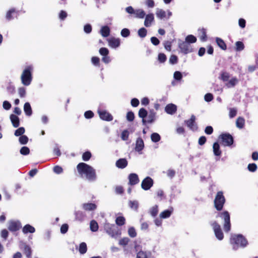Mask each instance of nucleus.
<instances>
[{"mask_svg":"<svg viewBox=\"0 0 258 258\" xmlns=\"http://www.w3.org/2000/svg\"><path fill=\"white\" fill-rule=\"evenodd\" d=\"M8 227L11 231H16L21 227V224L19 221H10L8 223Z\"/></svg>","mask_w":258,"mask_h":258,"instance_id":"f8f14e48","label":"nucleus"},{"mask_svg":"<svg viewBox=\"0 0 258 258\" xmlns=\"http://www.w3.org/2000/svg\"><path fill=\"white\" fill-rule=\"evenodd\" d=\"M128 205L132 209L137 211L139 207V203L137 201H130Z\"/></svg>","mask_w":258,"mask_h":258,"instance_id":"c9c22d12","label":"nucleus"},{"mask_svg":"<svg viewBox=\"0 0 258 258\" xmlns=\"http://www.w3.org/2000/svg\"><path fill=\"white\" fill-rule=\"evenodd\" d=\"M130 132L128 130H124L122 132L121 134V138L123 141L127 140L129 136Z\"/></svg>","mask_w":258,"mask_h":258,"instance_id":"de8ad7c7","label":"nucleus"},{"mask_svg":"<svg viewBox=\"0 0 258 258\" xmlns=\"http://www.w3.org/2000/svg\"><path fill=\"white\" fill-rule=\"evenodd\" d=\"M129 183L131 185H135L139 182V179L137 174L135 173L130 174L128 176Z\"/></svg>","mask_w":258,"mask_h":258,"instance_id":"412c9836","label":"nucleus"},{"mask_svg":"<svg viewBox=\"0 0 258 258\" xmlns=\"http://www.w3.org/2000/svg\"><path fill=\"white\" fill-rule=\"evenodd\" d=\"M18 93L21 97H24L26 95V89L24 87H20L18 89Z\"/></svg>","mask_w":258,"mask_h":258,"instance_id":"0e129e2a","label":"nucleus"},{"mask_svg":"<svg viewBox=\"0 0 258 258\" xmlns=\"http://www.w3.org/2000/svg\"><path fill=\"white\" fill-rule=\"evenodd\" d=\"M196 117L195 115H191L190 118L188 120H185V122L187 126L192 131H195L198 129L197 124L195 123Z\"/></svg>","mask_w":258,"mask_h":258,"instance_id":"ddd939ff","label":"nucleus"},{"mask_svg":"<svg viewBox=\"0 0 258 258\" xmlns=\"http://www.w3.org/2000/svg\"><path fill=\"white\" fill-rule=\"evenodd\" d=\"M154 21V16L153 14L150 13L145 16V19L144 21V25L149 27L151 26L152 23Z\"/></svg>","mask_w":258,"mask_h":258,"instance_id":"f3484780","label":"nucleus"},{"mask_svg":"<svg viewBox=\"0 0 258 258\" xmlns=\"http://www.w3.org/2000/svg\"><path fill=\"white\" fill-rule=\"evenodd\" d=\"M90 229L93 232H96L98 229V225L97 222L95 220H92L90 224Z\"/></svg>","mask_w":258,"mask_h":258,"instance_id":"e433bc0d","label":"nucleus"},{"mask_svg":"<svg viewBox=\"0 0 258 258\" xmlns=\"http://www.w3.org/2000/svg\"><path fill=\"white\" fill-rule=\"evenodd\" d=\"M138 33L140 37L144 38L147 35V30L144 28H142L138 30Z\"/></svg>","mask_w":258,"mask_h":258,"instance_id":"603ef678","label":"nucleus"},{"mask_svg":"<svg viewBox=\"0 0 258 258\" xmlns=\"http://www.w3.org/2000/svg\"><path fill=\"white\" fill-rule=\"evenodd\" d=\"M135 15L137 18L140 19H143L146 16L144 11L141 9L136 10Z\"/></svg>","mask_w":258,"mask_h":258,"instance_id":"7c9ffc66","label":"nucleus"},{"mask_svg":"<svg viewBox=\"0 0 258 258\" xmlns=\"http://www.w3.org/2000/svg\"><path fill=\"white\" fill-rule=\"evenodd\" d=\"M151 138L152 141L155 143L159 142L161 139L160 136L156 133H153L151 136Z\"/></svg>","mask_w":258,"mask_h":258,"instance_id":"37998d69","label":"nucleus"},{"mask_svg":"<svg viewBox=\"0 0 258 258\" xmlns=\"http://www.w3.org/2000/svg\"><path fill=\"white\" fill-rule=\"evenodd\" d=\"M34 72V66L33 64L26 65L23 69L20 80L22 85L25 86H29L33 80V73Z\"/></svg>","mask_w":258,"mask_h":258,"instance_id":"f03ea898","label":"nucleus"},{"mask_svg":"<svg viewBox=\"0 0 258 258\" xmlns=\"http://www.w3.org/2000/svg\"><path fill=\"white\" fill-rule=\"evenodd\" d=\"M172 12L169 10H167V12H166L159 8H157L156 10V17L159 19H168L172 16Z\"/></svg>","mask_w":258,"mask_h":258,"instance_id":"6e6552de","label":"nucleus"},{"mask_svg":"<svg viewBox=\"0 0 258 258\" xmlns=\"http://www.w3.org/2000/svg\"><path fill=\"white\" fill-rule=\"evenodd\" d=\"M196 41V37L192 35H188L185 38V42L188 44L189 43H195Z\"/></svg>","mask_w":258,"mask_h":258,"instance_id":"79ce46f5","label":"nucleus"},{"mask_svg":"<svg viewBox=\"0 0 258 258\" xmlns=\"http://www.w3.org/2000/svg\"><path fill=\"white\" fill-rule=\"evenodd\" d=\"M25 128L23 127H21L16 130L15 135L17 137L21 136L25 133Z\"/></svg>","mask_w":258,"mask_h":258,"instance_id":"3c124183","label":"nucleus"},{"mask_svg":"<svg viewBox=\"0 0 258 258\" xmlns=\"http://www.w3.org/2000/svg\"><path fill=\"white\" fill-rule=\"evenodd\" d=\"M144 144L143 140L141 138H138L137 140L136 144L135 150L138 152H140L144 148Z\"/></svg>","mask_w":258,"mask_h":258,"instance_id":"5701e85b","label":"nucleus"},{"mask_svg":"<svg viewBox=\"0 0 258 258\" xmlns=\"http://www.w3.org/2000/svg\"><path fill=\"white\" fill-rule=\"evenodd\" d=\"M230 78L229 74L226 72L222 73L221 74V79L224 82H227Z\"/></svg>","mask_w":258,"mask_h":258,"instance_id":"864d4df0","label":"nucleus"},{"mask_svg":"<svg viewBox=\"0 0 258 258\" xmlns=\"http://www.w3.org/2000/svg\"><path fill=\"white\" fill-rule=\"evenodd\" d=\"M225 203V198L222 191H219L214 200L215 207L217 210H222Z\"/></svg>","mask_w":258,"mask_h":258,"instance_id":"0eeeda50","label":"nucleus"},{"mask_svg":"<svg viewBox=\"0 0 258 258\" xmlns=\"http://www.w3.org/2000/svg\"><path fill=\"white\" fill-rule=\"evenodd\" d=\"M245 124V120L243 118L239 117L236 121V126L239 128H242Z\"/></svg>","mask_w":258,"mask_h":258,"instance_id":"2f4dec72","label":"nucleus"},{"mask_svg":"<svg viewBox=\"0 0 258 258\" xmlns=\"http://www.w3.org/2000/svg\"><path fill=\"white\" fill-rule=\"evenodd\" d=\"M91 157V154L90 152H85L82 156V158L84 161H88Z\"/></svg>","mask_w":258,"mask_h":258,"instance_id":"bf43d9fd","label":"nucleus"},{"mask_svg":"<svg viewBox=\"0 0 258 258\" xmlns=\"http://www.w3.org/2000/svg\"><path fill=\"white\" fill-rule=\"evenodd\" d=\"M236 45V50L237 51H240L244 49V45L243 43V42L241 41H237L235 43Z\"/></svg>","mask_w":258,"mask_h":258,"instance_id":"49530a36","label":"nucleus"},{"mask_svg":"<svg viewBox=\"0 0 258 258\" xmlns=\"http://www.w3.org/2000/svg\"><path fill=\"white\" fill-rule=\"evenodd\" d=\"M178 58L175 55H171L170 58H169V62L171 64H175L177 62Z\"/></svg>","mask_w":258,"mask_h":258,"instance_id":"69168bd1","label":"nucleus"},{"mask_svg":"<svg viewBox=\"0 0 258 258\" xmlns=\"http://www.w3.org/2000/svg\"><path fill=\"white\" fill-rule=\"evenodd\" d=\"M22 232L25 234L28 233H33L35 232V229L32 226L29 224H26L23 227L22 229Z\"/></svg>","mask_w":258,"mask_h":258,"instance_id":"4be33fe9","label":"nucleus"},{"mask_svg":"<svg viewBox=\"0 0 258 258\" xmlns=\"http://www.w3.org/2000/svg\"><path fill=\"white\" fill-rule=\"evenodd\" d=\"M99 53L103 56L107 55L109 53V50L107 48L102 47L99 49Z\"/></svg>","mask_w":258,"mask_h":258,"instance_id":"6e6d98bb","label":"nucleus"},{"mask_svg":"<svg viewBox=\"0 0 258 258\" xmlns=\"http://www.w3.org/2000/svg\"><path fill=\"white\" fill-rule=\"evenodd\" d=\"M127 233L128 235L132 238L136 237L137 235L136 229L133 227H130L128 228Z\"/></svg>","mask_w":258,"mask_h":258,"instance_id":"ea45409f","label":"nucleus"},{"mask_svg":"<svg viewBox=\"0 0 258 258\" xmlns=\"http://www.w3.org/2000/svg\"><path fill=\"white\" fill-rule=\"evenodd\" d=\"M219 138L221 139L222 144L224 146H230L233 142L232 137L229 134H222Z\"/></svg>","mask_w":258,"mask_h":258,"instance_id":"1a4fd4ad","label":"nucleus"},{"mask_svg":"<svg viewBox=\"0 0 258 258\" xmlns=\"http://www.w3.org/2000/svg\"><path fill=\"white\" fill-rule=\"evenodd\" d=\"M134 114L133 112H128L126 114V119L129 121H132L134 119Z\"/></svg>","mask_w":258,"mask_h":258,"instance_id":"338daca9","label":"nucleus"},{"mask_svg":"<svg viewBox=\"0 0 258 258\" xmlns=\"http://www.w3.org/2000/svg\"><path fill=\"white\" fill-rule=\"evenodd\" d=\"M20 153L22 154V155H27L29 154L30 153V150L27 147H23L21 149H20Z\"/></svg>","mask_w":258,"mask_h":258,"instance_id":"5fc2aeb1","label":"nucleus"},{"mask_svg":"<svg viewBox=\"0 0 258 258\" xmlns=\"http://www.w3.org/2000/svg\"><path fill=\"white\" fill-rule=\"evenodd\" d=\"M87 245L85 242H82L80 244L79 252L81 254H84L87 251Z\"/></svg>","mask_w":258,"mask_h":258,"instance_id":"c03bdc74","label":"nucleus"},{"mask_svg":"<svg viewBox=\"0 0 258 258\" xmlns=\"http://www.w3.org/2000/svg\"><path fill=\"white\" fill-rule=\"evenodd\" d=\"M130 34V31L127 28H124L121 31V35L123 37H127Z\"/></svg>","mask_w":258,"mask_h":258,"instance_id":"4d7b16f0","label":"nucleus"},{"mask_svg":"<svg viewBox=\"0 0 258 258\" xmlns=\"http://www.w3.org/2000/svg\"><path fill=\"white\" fill-rule=\"evenodd\" d=\"M147 115V112L144 108H141L139 111V116L144 119ZM143 121H145L144 119H143Z\"/></svg>","mask_w":258,"mask_h":258,"instance_id":"09e8293b","label":"nucleus"},{"mask_svg":"<svg viewBox=\"0 0 258 258\" xmlns=\"http://www.w3.org/2000/svg\"><path fill=\"white\" fill-rule=\"evenodd\" d=\"M218 216L224 221V229L225 232H228L230 230L231 224L230 220V215L227 211L218 214Z\"/></svg>","mask_w":258,"mask_h":258,"instance_id":"39448f33","label":"nucleus"},{"mask_svg":"<svg viewBox=\"0 0 258 258\" xmlns=\"http://www.w3.org/2000/svg\"><path fill=\"white\" fill-rule=\"evenodd\" d=\"M104 228L106 232L112 238H117L121 234V230L114 225L105 223Z\"/></svg>","mask_w":258,"mask_h":258,"instance_id":"20e7f679","label":"nucleus"},{"mask_svg":"<svg viewBox=\"0 0 258 258\" xmlns=\"http://www.w3.org/2000/svg\"><path fill=\"white\" fill-rule=\"evenodd\" d=\"M247 168L249 171L254 172L257 169V166L255 163L249 164Z\"/></svg>","mask_w":258,"mask_h":258,"instance_id":"13d9d810","label":"nucleus"},{"mask_svg":"<svg viewBox=\"0 0 258 258\" xmlns=\"http://www.w3.org/2000/svg\"><path fill=\"white\" fill-rule=\"evenodd\" d=\"M144 3L148 8H152L155 6V3L153 0H146Z\"/></svg>","mask_w":258,"mask_h":258,"instance_id":"052dcab7","label":"nucleus"},{"mask_svg":"<svg viewBox=\"0 0 258 258\" xmlns=\"http://www.w3.org/2000/svg\"><path fill=\"white\" fill-rule=\"evenodd\" d=\"M238 83V79L235 77H233L228 80L226 83V86L228 88L233 87Z\"/></svg>","mask_w":258,"mask_h":258,"instance_id":"cd10ccee","label":"nucleus"},{"mask_svg":"<svg viewBox=\"0 0 258 258\" xmlns=\"http://www.w3.org/2000/svg\"><path fill=\"white\" fill-rule=\"evenodd\" d=\"M130 241V239L126 237L121 238L118 241V244L121 246L124 247L126 246Z\"/></svg>","mask_w":258,"mask_h":258,"instance_id":"72a5a7b5","label":"nucleus"},{"mask_svg":"<svg viewBox=\"0 0 258 258\" xmlns=\"http://www.w3.org/2000/svg\"><path fill=\"white\" fill-rule=\"evenodd\" d=\"M98 113L99 114L100 118L105 121H111L113 119V117L108 112L105 110L98 109Z\"/></svg>","mask_w":258,"mask_h":258,"instance_id":"9d476101","label":"nucleus"},{"mask_svg":"<svg viewBox=\"0 0 258 258\" xmlns=\"http://www.w3.org/2000/svg\"><path fill=\"white\" fill-rule=\"evenodd\" d=\"M156 113L153 111H151L150 114L148 115L146 121L149 123L152 122L155 118Z\"/></svg>","mask_w":258,"mask_h":258,"instance_id":"a18cd8bd","label":"nucleus"},{"mask_svg":"<svg viewBox=\"0 0 258 258\" xmlns=\"http://www.w3.org/2000/svg\"><path fill=\"white\" fill-rule=\"evenodd\" d=\"M237 109L235 108H231L229 109V117L233 118L236 115Z\"/></svg>","mask_w":258,"mask_h":258,"instance_id":"680f3d73","label":"nucleus"},{"mask_svg":"<svg viewBox=\"0 0 258 258\" xmlns=\"http://www.w3.org/2000/svg\"><path fill=\"white\" fill-rule=\"evenodd\" d=\"M109 46L113 48H116L120 45V41L119 38L114 37L110 38L107 39Z\"/></svg>","mask_w":258,"mask_h":258,"instance_id":"dca6fc26","label":"nucleus"},{"mask_svg":"<svg viewBox=\"0 0 258 258\" xmlns=\"http://www.w3.org/2000/svg\"><path fill=\"white\" fill-rule=\"evenodd\" d=\"M211 225L214 232L216 237L219 240H222L224 238V234L220 225L216 221H212Z\"/></svg>","mask_w":258,"mask_h":258,"instance_id":"423d86ee","label":"nucleus"},{"mask_svg":"<svg viewBox=\"0 0 258 258\" xmlns=\"http://www.w3.org/2000/svg\"><path fill=\"white\" fill-rule=\"evenodd\" d=\"M82 206L83 208L87 211L94 210L97 208V206L94 203H85Z\"/></svg>","mask_w":258,"mask_h":258,"instance_id":"393cba45","label":"nucleus"},{"mask_svg":"<svg viewBox=\"0 0 258 258\" xmlns=\"http://www.w3.org/2000/svg\"><path fill=\"white\" fill-rule=\"evenodd\" d=\"M178 47L181 52L184 54H187L192 51V48L190 45L187 42L182 41L178 44Z\"/></svg>","mask_w":258,"mask_h":258,"instance_id":"9b49d317","label":"nucleus"},{"mask_svg":"<svg viewBox=\"0 0 258 258\" xmlns=\"http://www.w3.org/2000/svg\"><path fill=\"white\" fill-rule=\"evenodd\" d=\"M230 243L233 249H237L239 247H245L248 244V242L242 235L233 234L231 236Z\"/></svg>","mask_w":258,"mask_h":258,"instance_id":"7ed1b4c3","label":"nucleus"},{"mask_svg":"<svg viewBox=\"0 0 258 258\" xmlns=\"http://www.w3.org/2000/svg\"><path fill=\"white\" fill-rule=\"evenodd\" d=\"M127 164V162L125 159H120L116 162V165L117 167L120 168H125Z\"/></svg>","mask_w":258,"mask_h":258,"instance_id":"bb28decb","label":"nucleus"},{"mask_svg":"<svg viewBox=\"0 0 258 258\" xmlns=\"http://www.w3.org/2000/svg\"><path fill=\"white\" fill-rule=\"evenodd\" d=\"M200 39L202 41H206L207 40L206 31L204 28L200 29L198 30Z\"/></svg>","mask_w":258,"mask_h":258,"instance_id":"473e14b6","label":"nucleus"},{"mask_svg":"<svg viewBox=\"0 0 258 258\" xmlns=\"http://www.w3.org/2000/svg\"><path fill=\"white\" fill-rule=\"evenodd\" d=\"M216 41L217 45L223 50H226L227 46L224 41L220 38H216Z\"/></svg>","mask_w":258,"mask_h":258,"instance_id":"f704fd0d","label":"nucleus"},{"mask_svg":"<svg viewBox=\"0 0 258 258\" xmlns=\"http://www.w3.org/2000/svg\"><path fill=\"white\" fill-rule=\"evenodd\" d=\"M17 15V12L14 9H11L6 13V18L7 20L10 21L13 19Z\"/></svg>","mask_w":258,"mask_h":258,"instance_id":"6ab92c4d","label":"nucleus"},{"mask_svg":"<svg viewBox=\"0 0 258 258\" xmlns=\"http://www.w3.org/2000/svg\"><path fill=\"white\" fill-rule=\"evenodd\" d=\"M125 218L121 216L117 217L115 220V223L118 226H122L124 225L125 224Z\"/></svg>","mask_w":258,"mask_h":258,"instance_id":"4c0bfd02","label":"nucleus"},{"mask_svg":"<svg viewBox=\"0 0 258 258\" xmlns=\"http://www.w3.org/2000/svg\"><path fill=\"white\" fill-rule=\"evenodd\" d=\"M176 106L175 104L172 103L167 104L165 108L166 112L169 114H173L175 113L176 111Z\"/></svg>","mask_w":258,"mask_h":258,"instance_id":"a211bd4d","label":"nucleus"},{"mask_svg":"<svg viewBox=\"0 0 258 258\" xmlns=\"http://www.w3.org/2000/svg\"><path fill=\"white\" fill-rule=\"evenodd\" d=\"M136 251H139L137 253V258H151V253L150 251H145L143 250H139V246H135Z\"/></svg>","mask_w":258,"mask_h":258,"instance_id":"4468645a","label":"nucleus"},{"mask_svg":"<svg viewBox=\"0 0 258 258\" xmlns=\"http://www.w3.org/2000/svg\"><path fill=\"white\" fill-rule=\"evenodd\" d=\"M19 141L20 144L25 145L28 143V138L26 136L22 135L19 138Z\"/></svg>","mask_w":258,"mask_h":258,"instance_id":"8fccbe9b","label":"nucleus"},{"mask_svg":"<svg viewBox=\"0 0 258 258\" xmlns=\"http://www.w3.org/2000/svg\"><path fill=\"white\" fill-rule=\"evenodd\" d=\"M176 133L178 135H183L185 133V130L182 126H177L176 128Z\"/></svg>","mask_w":258,"mask_h":258,"instance_id":"774afa93","label":"nucleus"},{"mask_svg":"<svg viewBox=\"0 0 258 258\" xmlns=\"http://www.w3.org/2000/svg\"><path fill=\"white\" fill-rule=\"evenodd\" d=\"M158 59L160 62H164L166 60V56L165 54L160 53L158 55Z\"/></svg>","mask_w":258,"mask_h":258,"instance_id":"e2e57ef3","label":"nucleus"},{"mask_svg":"<svg viewBox=\"0 0 258 258\" xmlns=\"http://www.w3.org/2000/svg\"><path fill=\"white\" fill-rule=\"evenodd\" d=\"M24 252L26 254L27 257H30L31 255V247L27 245H24Z\"/></svg>","mask_w":258,"mask_h":258,"instance_id":"a19ab883","label":"nucleus"},{"mask_svg":"<svg viewBox=\"0 0 258 258\" xmlns=\"http://www.w3.org/2000/svg\"><path fill=\"white\" fill-rule=\"evenodd\" d=\"M153 180L150 177H147L143 180L141 185L142 187L144 190H148L151 187V186L153 185Z\"/></svg>","mask_w":258,"mask_h":258,"instance_id":"2eb2a0df","label":"nucleus"},{"mask_svg":"<svg viewBox=\"0 0 258 258\" xmlns=\"http://www.w3.org/2000/svg\"><path fill=\"white\" fill-rule=\"evenodd\" d=\"M149 213L153 217H155L158 213V206L155 205L152 207L149 210Z\"/></svg>","mask_w":258,"mask_h":258,"instance_id":"58836bf2","label":"nucleus"},{"mask_svg":"<svg viewBox=\"0 0 258 258\" xmlns=\"http://www.w3.org/2000/svg\"><path fill=\"white\" fill-rule=\"evenodd\" d=\"M173 212V208L170 207V208L165 210L160 214V218L162 219H165L169 218Z\"/></svg>","mask_w":258,"mask_h":258,"instance_id":"aec40b11","label":"nucleus"},{"mask_svg":"<svg viewBox=\"0 0 258 258\" xmlns=\"http://www.w3.org/2000/svg\"><path fill=\"white\" fill-rule=\"evenodd\" d=\"M213 152L215 156H220L222 153L220 146L218 143H215L213 146Z\"/></svg>","mask_w":258,"mask_h":258,"instance_id":"a878e982","label":"nucleus"},{"mask_svg":"<svg viewBox=\"0 0 258 258\" xmlns=\"http://www.w3.org/2000/svg\"><path fill=\"white\" fill-rule=\"evenodd\" d=\"M110 28L108 26H104L101 28L100 30V33L101 35L104 37L108 36L110 34Z\"/></svg>","mask_w":258,"mask_h":258,"instance_id":"b1692460","label":"nucleus"},{"mask_svg":"<svg viewBox=\"0 0 258 258\" xmlns=\"http://www.w3.org/2000/svg\"><path fill=\"white\" fill-rule=\"evenodd\" d=\"M11 122L15 127H17L19 125V117L14 114L10 116Z\"/></svg>","mask_w":258,"mask_h":258,"instance_id":"c85d7f7f","label":"nucleus"},{"mask_svg":"<svg viewBox=\"0 0 258 258\" xmlns=\"http://www.w3.org/2000/svg\"><path fill=\"white\" fill-rule=\"evenodd\" d=\"M77 168L82 177L90 181L96 180V171L92 166L85 163H80L77 165Z\"/></svg>","mask_w":258,"mask_h":258,"instance_id":"f257e3e1","label":"nucleus"},{"mask_svg":"<svg viewBox=\"0 0 258 258\" xmlns=\"http://www.w3.org/2000/svg\"><path fill=\"white\" fill-rule=\"evenodd\" d=\"M24 111L25 114L28 116H30L32 114V109L29 103L26 102L25 103L24 106Z\"/></svg>","mask_w":258,"mask_h":258,"instance_id":"c756f323","label":"nucleus"}]
</instances>
